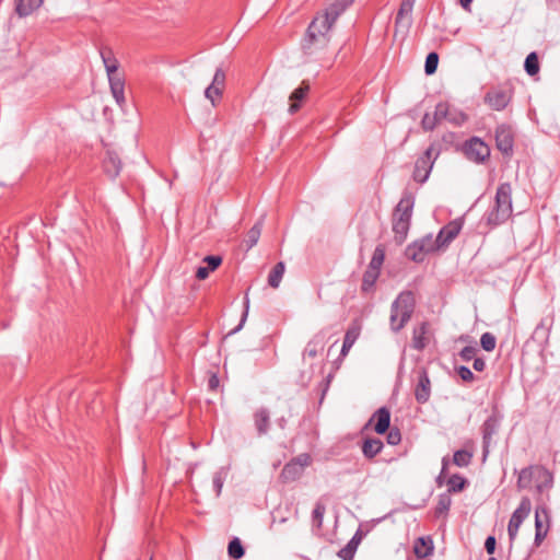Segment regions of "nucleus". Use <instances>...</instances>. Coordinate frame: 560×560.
Listing matches in <instances>:
<instances>
[{
  "instance_id": "62",
  "label": "nucleus",
  "mask_w": 560,
  "mask_h": 560,
  "mask_svg": "<svg viewBox=\"0 0 560 560\" xmlns=\"http://www.w3.org/2000/svg\"><path fill=\"white\" fill-rule=\"evenodd\" d=\"M208 387L212 390L219 387V377L215 374H212L208 381Z\"/></svg>"
},
{
  "instance_id": "16",
  "label": "nucleus",
  "mask_w": 560,
  "mask_h": 560,
  "mask_svg": "<svg viewBox=\"0 0 560 560\" xmlns=\"http://www.w3.org/2000/svg\"><path fill=\"white\" fill-rule=\"evenodd\" d=\"M542 516L548 521V513L545 508H537L535 513V544L539 546L548 533V526L542 523Z\"/></svg>"
},
{
  "instance_id": "9",
  "label": "nucleus",
  "mask_w": 560,
  "mask_h": 560,
  "mask_svg": "<svg viewBox=\"0 0 560 560\" xmlns=\"http://www.w3.org/2000/svg\"><path fill=\"white\" fill-rule=\"evenodd\" d=\"M465 154L468 160L476 163H482L489 158L490 149L482 140L474 137L466 142Z\"/></svg>"
},
{
  "instance_id": "30",
  "label": "nucleus",
  "mask_w": 560,
  "mask_h": 560,
  "mask_svg": "<svg viewBox=\"0 0 560 560\" xmlns=\"http://www.w3.org/2000/svg\"><path fill=\"white\" fill-rule=\"evenodd\" d=\"M410 224L406 223L405 220H393V232L395 242L400 245L407 238Z\"/></svg>"
},
{
  "instance_id": "19",
  "label": "nucleus",
  "mask_w": 560,
  "mask_h": 560,
  "mask_svg": "<svg viewBox=\"0 0 560 560\" xmlns=\"http://www.w3.org/2000/svg\"><path fill=\"white\" fill-rule=\"evenodd\" d=\"M254 424L258 435H265L270 428V412L267 408L261 407L254 413Z\"/></svg>"
},
{
  "instance_id": "22",
  "label": "nucleus",
  "mask_w": 560,
  "mask_h": 560,
  "mask_svg": "<svg viewBox=\"0 0 560 560\" xmlns=\"http://www.w3.org/2000/svg\"><path fill=\"white\" fill-rule=\"evenodd\" d=\"M428 323L425 322H422L420 325H418L417 327H415L413 329V332H412V347L416 349V350H423L427 346H428V338H427V334H428Z\"/></svg>"
},
{
  "instance_id": "26",
  "label": "nucleus",
  "mask_w": 560,
  "mask_h": 560,
  "mask_svg": "<svg viewBox=\"0 0 560 560\" xmlns=\"http://www.w3.org/2000/svg\"><path fill=\"white\" fill-rule=\"evenodd\" d=\"M360 326L357 325V324H353L352 326H350L346 334H345V337H343V342H342V348H341V355H346L349 350L352 348V346L354 345V342L357 341V339L359 338L360 336Z\"/></svg>"
},
{
  "instance_id": "29",
  "label": "nucleus",
  "mask_w": 560,
  "mask_h": 560,
  "mask_svg": "<svg viewBox=\"0 0 560 560\" xmlns=\"http://www.w3.org/2000/svg\"><path fill=\"white\" fill-rule=\"evenodd\" d=\"M383 442L378 439H366L362 445L363 455L371 459L383 450Z\"/></svg>"
},
{
  "instance_id": "40",
  "label": "nucleus",
  "mask_w": 560,
  "mask_h": 560,
  "mask_svg": "<svg viewBox=\"0 0 560 560\" xmlns=\"http://www.w3.org/2000/svg\"><path fill=\"white\" fill-rule=\"evenodd\" d=\"M467 485L468 481L457 474L451 476L447 480L448 492H460Z\"/></svg>"
},
{
  "instance_id": "14",
  "label": "nucleus",
  "mask_w": 560,
  "mask_h": 560,
  "mask_svg": "<svg viewBox=\"0 0 560 560\" xmlns=\"http://www.w3.org/2000/svg\"><path fill=\"white\" fill-rule=\"evenodd\" d=\"M486 103L494 110H502L509 104L511 97L508 92L493 90L487 93Z\"/></svg>"
},
{
  "instance_id": "41",
  "label": "nucleus",
  "mask_w": 560,
  "mask_h": 560,
  "mask_svg": "<svg viewBox=\"0 0 560 560\" xmlns=\"http://www.w3.org/2000/svg\"><path fill=\"white\" fill-rule=\"evenodd\" d=\"M534 467H526V468H523L520 474H518V478H517V487L520 489H525L527 487H529L533 478H534Z\"/></svg>"
},
{
  "instance_id": "39",
  "label": "nucleus",
  "mask_w": 560,
  "mask_h": 560,
  "mask_svg": "<svg viewBox=\"0 0 560 560\" xmlns=\"http://www.w3.org/2000/svg\"><path fill=\"white\" fill-rule=\"evenodd\" d=\"M472 456V452L458 450L453 455V463L458 467H467L471 463Z\"/></svg>"
},
{
  "instance_id": "28",
  "label": "nucleus",
  "mask_w": 560,
  "mask_h": 560,
  "mask_svg": "<svg viewBox=\"0 0 560 560\" xmlns=\"http://www.w3.org/2000/svg\"><path fill=\"white\" fill-rule=\"evenodd\" d=\"M42 3L43 0H15V11L20 16H27Z\"/></svg>"
},
{
  "instance_id": "58",
  "label": "nucleus",
  "mask_w": 560,
  "mask_h": 560,
  "mask_svg": "<svg viewBox=\"0 0 560 560\" xmlns=\"http://www.w3.org/2000/svg\"><path fill=\"white\" fill-rule=\"evenodd\" d=\"M495 538L494 536H488L485 541V549L489 555H492L495 551Z\"/></svg>"
},
{
  "instance_id": "6",
  "label": "nucleus",
  "mask_w": 560,
  "mask_h": 560,
  "mask_svg": "<svg viewBox=\"0 0 560 560\" xmlns=\"http://www.w3.org/2000/svg\"><path fill=\"white\" fill-rule=\"evenodd\" d=\"M311 464V456L308 454H300L291 462L287 463L281 471V478L284 482H290L299 479L306 466Z\"/></svg>"
},
{
  "instance_id": "36",
  "label": "nucleus",
  "mask_w": 560,
  "mask_h": 560,
  "mask_svg": "<svg viewBox=\"0 0 560 560\" xmlns=\"http://www.w3.org/2000/svg\"><path fill=\"white\" fill-rule=\"evenodd\" d=\"M230 468L228 466L219 468L213 475V489L215 491L217 497L221 494L224 481L229 475Z\"/></svg>"
},
{
  "instance_id": "48",
  "label": "nucleus",
  "mask_w": 560,
  "mask_h": 560,
  "mask_svg": "<svg viewBox=\"0 0 560 560\" xmlns=\"http://www.w3.org/2000/svg\"><path fill=\"white\" fill-rule=\"evenodd\" d=\"M450 105L445 102H440L436 106H435V110H434V116L436 118V120L439 121V124L448 118V115H450Z\"/></svg>"
},
{
  "instance_id": "21",
  "label": "nucleus",
  "mask_w": 560,
  "mask_h": 560,
  "mask_svg": "<svg viewBox=\"0 0 560 560\" xmlns=\"http://www.w3.org/2000/svg\"><path fill=\"white\" fill-rule=\"evenodd\" d=\"M530 512V501L527 498H523L517 509L513 512L509 525L520 528L523 521L528 516Z\"/></svg>"
},
{
  "instance_id": "51",
  "label": "nucleus",
  "mask_w": 560,
  "mask_h": 560,
  "mask_svg": "<svg viewBox=\"0 0 560 560\" xmlns=\"http://www.w3.org/2000/svg\"><path fill=\"white\" fill-rule=\"evenodd\" d=\"M248 311H249V298H248V294L245 293V296H244V312L242 314L241 322L230 334H236V332H238L243 328V326H244V324H245V322L247 319V316H248Z\"/></svg>"
},
{
  "instance_id": "46",
  "label": "nucleus",
  "mask_w": 560,
  "mask_h": 560,
  "mask_svg": "<svg viewBox=\"0 0 560 560\" xmlns=\"http://www.w3.org/2000/svg\"><path fill=\"white\" fill-rule=\"evenodd\" d=\"M439 55L434 51L428 54L424 63V71L428 75L433 74L438 69Z\"/></svg>"
},
{
  "instance_id": "27",
  "label": "nucleus",
  "mask_w": 560,
  "mask_h": 560,
  "mask_svg": "<svg viewBox=\"0 0 560 560\" xmlns=\"http://www.w3.org/2000/svg\"><path fill=\"white\" fill-rule=\"evenodd\" d=\"M537 478L540 480L537 485V490L542 492L544 490H548L553 486V475L550 470L545 468L544 466L536 467Z\"/></svg>"
},
{
  "instance_id": "15",
  "label": "nucleus",
  "mask_w": 560,
  "mask_h": 560,
  "mask_svg": "<svg viewBox=\"0 0 560 560\" xmlns=\"http://www.w3.org/2000/svg\"><path fill=\"white\" fill-rule=\"evenodd\" d=\"M108 77L110 92L118 105L125 103V81L119 73L110 74Z\"/></svg>"
},
{
  "instance_id": "50",
  "label": "nucleus",
  "mask_w": 560,
  "mask_h": 560,
  "mask_svg": "<svg viewBox=\"0 0 560 560\" xmlns=\"http://www.w3.org/2000/svg\"><path fill=\"white\" fill-rule=\"evenodd\" d=\"M225 79L226 75L224 70L222 68H218L214 72L211 85L215 86L217 89L223 92L225 86Z\"/></svg>"
},
{
  "instance_id": "45",
  "label": "nucleus",
  "mask_w": 560,
  "mask_h": 560,
  "mask_svg": "<svg viewBox=\"0 0 560 560\" xmlns=\"http://www.w3.org/2000/svg\"><path fill=\"white\" fill-rule=\"evenodd\" d=\"M320 349H323L322 340L314 338L305 347L303 355L308 358H315Z\"/></svg>"
},
{
  "instance_id": "8",
  "label": "nucleus",
  "mask_w": 560,
  "mask_h": 560,
  "mask_svg": "<svg viewBox=\"0 0 560 560\" xmlns=\"http://www.w3.org/2000/svg\"><path fill=\"white\" fill-rule=\"evenodd\" d=\"M354 0H331L325 11L317 14L315 18L322 23L331 26L336 23L338 18L346 11V9L353 3Z\"/></svg>"
},
{
  "instance_id": "3",
  "label": "nucleus",
  "mask_w": 560,
  "mask_h": 560,
  "mask_svg": "<svg viewBox=\"0 0 560 560\" xmlns=\"http://www.w3.org/2000/svg\"><path fill=\"white\" fill-rule=\"evenodd\" d=\"M512 187L510 183L499 185L495 192L494 206L486 214L489 225H499L505 222L512 214Z\"/></svg>"
},
{
  "instance_id": "54",
  "label": "nucleus",
  "mask_w": 560,
  "mask_h": 560,
  "mask_svg": "<svg viewBox=\"0 0 560 560\" xmlns=\"http://www.w3.org/2000/svg\"><path fill=\"white\" fill-rule=\"evenodd\" d=\"M476 352L477 348L475 346H466L460 350L459 357L463 361L468 362L475 359Z\"/></svg>"
},
{
  "instance_id": "32",
  "label": "nucleus",
  "mask_w": 560,
  "mask_h": 560,
  "mask_svg": "<svg viewBox=\"0 0 560 560\" xmlns=\"http://www.w3.org/2000/svg\"><path fill=\"white\" fill-rule=\"evenodd\" d=\"M405 255L408 259L415 262H422L427 256L423 247H421L418 241L412 242L406 247Z\"/></svg>"
},
{
  "instance_id": "47",
  "label": "nucleus",
  "mask_w": 560,
  "mask_h": 560,
  "mask_svg": "<svg viewBox=\"0 0 560 560\" xmlns=\"http://www.w3.org/2000/svg\"><path fill=\"white\" fill-rule=\"evenodd\" d=\"M497 345L495 336L491 332H483L480 337V346L485 351L494 350Z\"/></svg>"
},
{
  "instance_id": "23",
  "label": "nucleus",
  "mask_w": 560,
  "mask_h": 560,
  "mask_svg": "<svg viewBox=\"0 0 560 560\" xmlns=\"http://www.w3.org/2000/svg\"><path fill=\"white\" fill-rule=\"evenodd\" d=\"M361 540L362 533L361 530H357L348 544L339 550L338 557L342 560H353L354 553Z\"/></svg>"
},
{
  "instance_id": "25",
  "label": "nucleus",
  "mask_w": 560,
  "mask_h": 560,
  "mask_svg": "<svg viewBox=\"0 0 560 560\" xmlns=\"http://www.w3.org/2000/svg\"><path fill=\"white\" fill-rule=\"evenodd\" d=\"M415 555L420 558H427L433 551V541L431 537H419L413 545Z\"/></svg>"
},
{
  "instance_id": "42",
  "label": "nucleus",
  "mask_w": 560,
  "mask_h": 560,
  "mask_svg": "<svg viewBox=\"0 0 560 560\" xmlns=\"http://www.w3.org/2000/svg\"><path fill=\"white\" fill-rule=\"evenodd\" d=\"M525 71L529 75H535L539 71V62H538V56L535 51L527 55L525 62H524Z\"/></svg>"
},
{
  "instance_id": "7",
  "label": "nucleus",
  "mask_w": 560,
  "mask_h": 560,
  "mask_svg": "<svg viewBox=\"0 0 560 560\" xmlns=\"http://www.w3.org/2000/svg\"><path fill=\"white\" fill-rule=\"evenodd\" d=\"M416 0H402L395 19L396 33L404 36L408 34L412 25V10Z\"/></svg>"
},
{
  "instance_id": "1",
  "label": "nucleus",
  "mask_w": 560,
  "mask_h": 560,
  "mask_svg": "<svg viewBox=\"0 0 560 560\" xmlns=\"http://www.w3.org/2000/svg\"><path fill=\"white\" fill-rule=\"evenodd\" d=\"M330 30L331 26L314 18L301 44L303 54L308 58L319 59L330 42Z\"/></svg>"
},
{
  "instance_id": "56",
  "label": "nucleus",
  "mask_w": 560,
  "mask_h": 560,
  "mask_svg": "<svg viewBox=\"0 0 560 560\" xmlns=\"http://www.w3.org/2000/svg\"><path fill=\"white\" fill-rule=\"evenodd\" d=\"M203 261L207 262V267L210 271H213L221 265L222 258L217 255H209L203 258Z\"/></svg>"
},
{
  "instance_id": "10",
  "label": "nucleus",
  "mask_w": 560,
  "mask_h": 560,
  "mask_svg": "<svg viewBox=\"0 0 560 560\" xmlns=\"http://www.w3.org/2000/svg\"><path fill=\"white\" fill-rule=\"evenodd\" d=\"M463 229V221L462 219H455L451 222H448L446 225H444L439 234L436 235L438 242L442 249H445L448 247V245L457 237L459 232Z\"/></svg>"
},
{
  "instance_id": "38",
  "label": "nucleus",
  "mask_w": 560,
  "mask_h": 560,
  "mask_svg": "<svg viewBox=\"0 0 560 560\" xmlns=\"http://www.w3.org/2000/svg\"><path fill=\"white\" fill-rule=\"evenodd\" d=\"M385 259V249L382 245L375 247L372 259L369 264V269L381 271V267Z\"/></svg>"
},
{
  "instance_id": "49",
  "label": "nucleus",
  "mask_w": 560,
  "mask_h": 560,
  "mask_svg": "<svg viewBox=\"0 0 560 560\" xmlns=\"http://www.w3.org/2000/svg\"><path fill=\"white\" fill-rule=\"evenodd\" d=\"M222 93V91L210 84L205 90V97L209 100L213 106H215L217 102L221 98Z\"/></svg>"
},
{
  "instance_id": "33",
  "label": "nucleus",
  "mask_w": 560,
  "mask_h": 560,
  "mask_svg": "<svg viewBox=\"0 0 560 560\" xmlns=\"http://www.w3.org/2000/svg\"><path fill=\"white\" fill-rule=\"evenodd\" d=\"M284 270H285L284 262L279 261L275 265V267L271 269V271L269 272V276H268V284L271 288L277 289L280 285V282L284 275Z\"/></svg>"
},
{
  "instance_id": "2",
  "label": "nucleus",
  "mask_w": 560,
  "mask_h": 560,
  "mask_svg": "<svg viewBox=\"0 0 560 560\" xmlns=\"http://www.w3.org/2000/svg\"><path fill=\"white\" fill-rule=\"evenodd\" d=\"M416 307V299L411 291H402L390 305L389 324L393 332L400 331L410 320Z\"/></svg>"
},
{
  "instance_id": "53",
  "label": "nucleus",
  "mask_w": 560,
  "mask_h": 560,
  "mask_svg": "<svg viewBox=\"0 0 560 560\" xmlns=\"http://www.w3.org/2000/svg\"><path fill=\"white\" fill-rule=\"evenodd\" d=\"M447 120L456 126H460L467 120V116L462 112L450 110Z\"/></svg>"
},
{
  "instance_id": "64",
  "label": "nucleus",
  "mask_w": 560,
  "mask_h": 560,
  "mask_svg": "<svg viewBox=\"0 0 560 560\" xmlns=\"http://www.w3.org/2000/svg\"><path fill=\"white\" fill-rule=\"evenodd\" d=\"M459 1V4L462 5V8L467 11V12H470L471 11V3H472V0H458Z\"/></svg>"
},
{
  "instance_id": "61",
  "label": "nucleus",
  "mask_w": 560,
  "mask_h": 560,
  "mask_svg": "<svg viewBox=\"0 0 560 560\" xmlns=\"http://www.w3.org/2000/svg\"><path fill=\"white\" fill-rule=\"evenodd\" d=\"M474 369L477 372H482L486 369V361L482 358L474 359Z\"/></svg>"
},
{
  "instance_id": "11",
  "label": "nucleus",
  "mask_w": 560,
  "mask_h": 560,
  "mask_svg": "<svg viewBox=\"0 0 560 560\" xmlns=\"http://www.w3.org/2000/svg\"><path fill=\"white\" fill-rule=\"evenodd\" d=\"M495 143L499 151L509 155L513 151V131L508 125H500L495 129Z\"/></svg>"
},
{
  "instance_id": "60",
  "label": "nucleus",
  "mask_w": 560,
  "mask_h": 560,
  "mask_svg": "<svg viewBox=\"0 0 560 560\" xmlns=\"http://www.w3.org/2000/svg\"><path fill=\"white\" fill-rule=\"evenodd\" d=\"M210 273V269L208 267H198L196 271V278L199 280H205L208 278Z\"/></svg>"
},
{
  "instance_id": "24",
  "label": "nucleus",
  "mask_w": 560,
  "mask_h": 560,
  "mask_svg": "<svg viewBox=\"0 0 560 560\" xmlns=\"http://www.w3.org/2000/svg\"><path fill=\"white\" fill-rule=\"evenodd\" d=\"M100 55L106 69L107 75L118 73L119 63L114 56L113 50L108 47H103L100 50Z\"/></svg>"
},
{
  "instance_id": "13",
  "label": "nucleus",
  "mask_w": 560,
  "mask_h": 560,
  "mask_svg": "<svg viewBox=\"0 0 560 560\" xmlns=\"http://www.w3.org/2000/svg\"><path fill=\"white\" fill-rule=\"evenodd\" d=\"M431 396V382L425 370H421L418 375V383L415 389V397L419 404H425Z\"/></svg>"
},
{
  "instance_id": "17",
  "label": "nucleus",
  "mask_w": 560,
  "mask_h": 560,
  "mask_svg": "<svg viewBox=\"0 0 560 560\" xmlns=\"http://www.w3.org/2000/svg\"><path fill=\"white\" fill-rule=\"evenodd\" d=\"M103 167L105 173L110 177L115 178L119 175L121 170V162L118 154L115 151L108 150L103 161Z\"/></svg>"
},
{
  "instance_id": "63",
  "label": "nucleus",
  "mask_w": 560,
  "mask_h": 560,
  "mask_svg": "<svg viewBox=\"0 0 560 560\" xmlns=\"http://www.w3.org/2000/svg\"><path fill=\"white\" fill-rule=\"evenodd\" d=\"M517 533H518L517 527L508 525V534H509L510 540H514L517 536Z\"/></svg>"
},
{
  "instance_id": "31",
  "label": "nucleus",
  "mask_w": 560,
  "mask_h": 560,
  "mask_svg": "<svg viewBox=\"0 0 560 560\" xmlns=\"http://www.w3.org/2000/svg\"><path fill=\"white\" fill-rule=\"evenodd\" d=\"M265 215H261L260 219L254 224V226L247 232L245 243L247 249L254 247L261 234L262 225H264Z\"/></svg>"
},
{
  "instance_id": "37",
  "label": "nucleus",
  "mask_w": 560,
  "mask_h": 560,
  "mask_svg": "<svg viewBox=\"0 0 560 560\" xmlns=\"http://www.w3.org/2000/svg\"><path fill=\"white\" fill-rule=\"evenodd\" d=\"M228 553L231 558L235 559V560H238L241 558L244 557L245 555V549L242 545V541L240 540V538L237 537H234L230 542H229V546H228Z\"/></svg>"
},
{
  "instance_id": "35",
  "label": "nucleus",
  "mask_w": 560,
  "mask_h": 560,
  "mask_svg": "<svg viewBox=\"0 0 560 560\" xmlns=\"http://www.w3.org/2000/svg\"><path fill=\"white\" fill-rule=\"evenodd\" d=\"M417 241L419 242L421 247H423V250L425 252L427 255L442 249L438 242V237L434 238L432 234H427L425 236Z\"/></svg>"
},
{
  "instance_id": "55",
  "label": "nucleus",
  "mask_w": 560,
  "mask_h": 560,
  "mask_svg": "<svg viewBox=\"0 0 560 560\" xmlns=\"http://www.w3.org/2000/svg\"><path fill=\"white\" fill-rule=\"evenodd\" d=\"M388 433H387V443L390 444V445H397L399 444V442L401 441V434H400V431L399 429L397 428H392V429H388Z\"/></svg>"
},
{
  "instance_id": "44",
  "label": "nucleus",
  "mask_w": 560,
  "mask_h": 560,
  "mask_svg": "<svg viewBox=\"0 0 560 560\" xmlns=\"http://www.w3.org/2000/svg\"><path fill=\"white\" fill-rule=\"evenodd\" d=\"M325 511H326V508L322 503H317L313 510V513H312L313 526H315L318 529L323 525Z\"/></svg>"
},
{
  "instance_id": "57",
  "label": "nucleus",
  "mask_w": 560,
  "mask_h": 560,
  "mask_svg": "<svg viewBox=\"0 0 560 560\" xmlns=\"http://www.w3.org/2000/svg\"><path fill=\"white\" fill-rule=\"evenodd\" d=\"M457 373L459 377L465 382H471L475 378V375L471 372V370L465 365L459 366Z\"/></svg>"
},
{
  "instance_id": "52",
  "label": "nucleus",
  "mask_w": 560,
  "mask_h": 560,
  "mask_svg": "<svg viewBox=\"0 0 560 560\" xmlns=\"http://www.w3.org/2000/svg\"><path fill=\"white\" fill-rule=\"evenodd\" d=\"M438 124L439 121L436 120L434 114L430 113H425L421 120V126L427 131L433 130Z\"/></svg>"
},
{
  "instance_id": "20",
  "label": "nucleus",
  "mask_w": 560,
  "mask_h": 560,
  "mask_svg": "<svg viewBox=\"0 0 560 560\" xmlns=\"http://www.w3.org/2000/svg\"><path fill=\"white\" fill-rule=\"evenodd\" d=\"M376 420V423L374 425V430L377 434H384L388 429H389V425H390V412L389 410L386 408V407H381L380 409H377L372 419V420Z\"/></svg>"
},
{
  "instance_id": "59",
  "label": "nucleus",
  "mask_w": 560,
  "mask_h": 560,
  "mask_svg": "<svg viewBox=\"0 0 560 560\" xmlns=\"http://www.w3.org/2000/svg\"><path fill=\"white\" fill-rule=\"evenodd\" d=\"M447 467H448V459H447V457H443L441 474L436 478V482H438L439 486H441L443 483V477L446 474Z\"/></svg>"
},
{
  "instance_id": "4",
  "label": "nucleus",
  "mask_w": 560,
  "mask_h": 560,
  "mask_svg": "<svg viewBox=\"0 0 560 560\" xmlns=\"http://www.w3.org/2000/svg\"><path fill=\"white\" fill-rule=\"evenodd\" d=\"M503 416L497 407L492 409L491 415L486 419L481 425L482 433V456L483 459L489 454V448L492 444L493 436L499 432Z\"/></svg>"
},
{
  "instance_id": "34",
  "label": "nucleus",
  "mask_w": 560,
  "mask_h": 560,
  "mask_svg": "<svg viewBox=\"0 0 560 560\" xmlns=\"http://www.w3.org/2000/svg\"><path fill=\"white\" fill-rule=\"evenodd\" d=\"M380 273L381 271L368 268L363 275L361 290L363 292H370L373 289L376 280L378 279Z\"/></svg>"
},
{
  "instance_id": "12",
  "label": "nucleus",
  "mask_w": 560,
  "mask_h": 560,
  "mask_svg": "<svg viewBox=\"0 0 560 560\" xmlns=\"http://www.w3.org/2000/svg\"><path fill=\"white\" fill-rule=\"evenodd\" d=\"M413 205H415L413 196L410 194H405L394 210L393 220L401 219V220H405L406 223L410 224Z\"/></svg>"
},
{
  "instance_id": "43",
  "label": "nucleus",
  "mask_w": 560,
  "mask_h": 560,
  "mask_svg": "<svg viewBox=\"0 0 560 560\" xmlns=\"http://www.w3.org/2000/svg\"><path fill=\"white\" fill-rule=\"evenodd\" d=\"M452 504V499L448 493H442L439 495L435 513L438 515L447 513Z\"/></svg>"
},
{
  "instance_id": "18",
  "label": "nucleus",
  "mask_w": 560,
  "mask_h": 560,
  "mask_svg": "<svg viewBox=\"0 0 560 560\" xmlns=\"http://www.w3.org/2000/svg\"><path fill=\"white\" fill-rule=\"evenodd\" d=\"M310 91V85L306 81H303L299 88H296L290 95V107L289 113H296L302 105V102L305 100L307 93Z\"/></svg>"
},
{
  "instance_id": "5",
  "label": "nucleus",
  "mask_w": 560,
  "mask_h": 560,
  "mask_svg": "<svg viewBox=\"0 0 560 560\" xmlns=\"http://www.w3.org/2000/svg\"><path fill=\"white\" fill-rule=\"evenodd\" d=\"M436 155H438V153L435 152L434 148L431 145L416 161L415 171H413V179L416 182L421 183V184L427 182Z\"/></svg>"
}]
</instances>
